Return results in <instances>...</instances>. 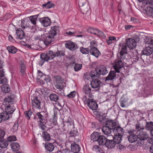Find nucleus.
Masks as SVG:
<instances>
[{
  "instance_id": "13",
  "label": "nucleus",
  "mask_w": 153,
  "mask_h": 153,
  "mask_svg": "<svg viewBox=\"0 0 153 153\" xmlns=\"http://www.w3.org/2000/svg\"><path fill=\"white\" fill-rule=\"evenodd\" d=\"M39 21L43 26L46 27L49 26L51 22L50 19L48 17L42 18L40 19Z\"/></svg>"
},
{
  "instance_id": "5",
  "label": "nucleus",
  "mask_w": 153,
  "mask_h": 153,
  "mask_svg": "<svg viewBox=\"0 0 153 153\" xmlns=\"http://www.w3.org/2000/svg\"><path fill=\"white\" fill-rule=\"evenodd\" d=\"M115 126V122L112 120L107 121L106 125L104 126L102 128V131L103 133L108 135L111 134L112 128H114Z\"/></svg>"
},
{
  "instance_id": "6",
  "label": "nucleus",
  "mask_w": 153,
  "mask_h": 153,
  "mask_svg": "<svg viewBox=\"0 0 153 153\" xmlns=\"http://www.w3.org/2000/svg\"><path fill=\"white\" fill-rule=\"evenodd\" d=\"M38 118V126L42 130H44L45 129V123L46 122V116H45V113L44 112H37L36 114Z\"/></svg>"
},
{
  "instance_id": "44",
  "label": "nucleus",
  "mask_w": 153,
  "mask_h": 153,
  "mask_svg": "<svg viewBox=\"0 0 153 153\" xmlns=\"http://www.w3.org/2000/svg\"><path fill=\"white\" fill-rule=\"evenodd\" d=\"M95 34L102 39H104L105 37V36L103 32L98 29L97 30Z\"/></svg>"
},
{
  "instance_id": "40",
  "label": "nucleus",
  "mask_w": 153,
  "mask_h": 153,
  "mask_svg": "<svg viewBox=\"0 0 153 153\" xmlns=\"http://www.w3.org/2000/svg\"><path fill=\"white\" fill-rule=\"evenodd\" d=\"M37 75V79L42 80H43V79L45 78V75L40 70H38Z\"/></svg>"
},
{
  "instance_id": "31",
  "label": "nucleus",
  "mask_w": 153,
  "mask_h": 153,
  "mask_svg": "<svg viewBox=\"0 0 153 153\" xmlns=\"http://www.w3.org/2000/svg\"><path fill=\"white\" fill-rule=\"evenodd\" d=\"M115 71H111L106 78V80H112L116 76Z\"/></svg>"
},
{
  "instance_id": "59",
  "label": "nucleus",
  "mask_w": 153,
  "mask_h": 153,
  "mask_svg": "<svg viewBox=\"0 0 153 153\" xmlns=\"http://www.w3.org/2000/svg\"><path fill=\"white\" fill-rule=\"evenodd\" d=\"M5 135L4 131L3 130H0V138L4 137Z\"/></svg>"
},
{
  "instance_id": "26",
  "label": "nucleus",
  "mask_w": 153,
  "mask_h": 153,
  "mask_svg": "<svg viewBox=\"0 0 153 153\" xmlns=\"http://www.w3.org/2000/svg\"><path fill=\"white\" fill-rule=\"evenodd\" d=\"M45 147L48 151L51 152L53 151L54 146L52 143H47L45 144Z\"/></svg>"
},
{
  "instance_id": "39",
  "label": "nucleus",
  "mask_w": 153,
  "mask_h": 153,
  "mask_svg": "<svg viewBox=\"0 0 153 153\" xmlns=\"http://www.w3.org/2000/svg\"><path fill=\"white\" fill-rule=\"evenodd\" d=\"M9 114L6 112H4L1 113L0 115L1 116V118H2V120H8L9 118Z\"/></svg>"
},
{
  "instance_id": "32",
  "label": "nucleus",
  "mask_w": 153,
  "mask_h": 153,
  "mask_svg": "<svg viewBox=\"0 0 153 153\" xmlns=\"http://www.w3.org/2000/svg\"><path fill=\"white\" fill-rule=\"evenodd\" d=\"M122 135H115L114 137V141L115 144H119L122 140Z\"/></svg>"
},
{
  "instance_id": "48",
  "label": "nucleus",
  "mask_w": 153,
  "mask_h": 153,
  "mask_svg": "<svg viewBox=\"0 0 153 153\" xmlns=\"http://www.w3.org/2000/svg\"><path fill=\"white\" fill-rule=\"evenodd\" d=\"M91 99L87 98L86 96H84L82 98V100L84 102V103L85 104H88L89 101H90Z\"/></svg>"
},
{
  "instance_id": "14",
  "label": "nucleus",
  "mask_w": 153,
  "mask_h": 153,
  "mask_svg": "<svg viewBox=\"0 0 153 153\" xmlns=\"http://www.w3.org/2000/svg\"><path fill=\"white\" fill-rule=\"evenodd\" d=\"M113 66L115 72L119 73V70L123 67V64L121 61H117Z\"/></svg>"
},
{
  "instance_id": "28",
  "label": "nucleus",
  "mask_w": 153,
  "mask_h": 153,
  "mask_svg": "<svg viewBox=\"0 0 153 153\" xmlns=\"http://www.w3.org/2000/svg\"><path fill=\"white\" fill-rule=\"evenodd\" d=\"M99 74L96 70V68L94 70L92 71L90 74V76L93 79H97L99 76Z\"/></svg>"
},
{
  "instance_id": "27",
  "label": "nucleus",
  "mask_w": 153,
  "mask_h": 153,
  "mask_svg": "<svg viewBox=\"0 0 153 153\" xmlns=\"http://www.w3.org/2000/svg\"><path fill=\"white\" fill-rule=\"evenodd\" d=\"M106 140L105 137L103 135H100L97 142L100 145H104L105 144Z\"/></svg>"
},
{
  "instance_id": "52",
  "label": "nucleus",
  "mask_w": 153,
  "mask_h": 153,
  "mask_svg": "<svg viewBox=\"0 0 153 153\" xmlns=\"http://www.w3.org/2000/svg\"><path fill=\"white\" fill-rule=\"evenodd\" d=\"M7 141L11 142L16 141V138L15 136H11L9 137L7 139Z\"/></svg>"
},
{
  "instance_id": "57",
  "label": "nucleus",
  "mask_w": 153,
  "mask_h": 153,
  "mask_svg": "<svg viewBox=\"0 0 153 153\" xmlns=\"http://www.w3.org/2000/svg\"><path fill=\"white\" fill-rule=\"evenodd\" d=\"M146 4L148 5L149 7H152L153 8V0H149Z\"/></svg>"
},
{
  "instance_id": "18",
  "label": "nucleus",
  "mask_w": 153,
  "mask_h": 153,
  "mask_svg": "<svg viewBox=\"0 0 153 153\" xmlns=\"http://www.w3.org/2000/svg\"><path fill=\"white\" fill-rule=\"evenodd\" d=\"M89 53L91 54L97 58L100 55V53L96 47L91 48Z\"/></svg>"
},
{
  "instance_id": "47",
  "label": "nucleus",
  "mask_w": 153,
  "mask_h": 153,
  "mask_svg": "<svg viewBox=\"0 0 153 153\" xmlns=\"http://www.w3.org/2000/svg\"><path fill=\"white\" fill-rule=\"evenodd\" d=\"M82 67V64H75L74 67V70L76 71H78L81 69Z\"/></svg>"
},
{
  "instance_id": "58",
  "label": "nucleus",
  "mask_w": 153,
  "mask_h": 153,
  "mask_svg": "<svg viewBox=\"0 0 153 153\" xmlns=\"http://www.w3.org/2000/svg\"><path fill=\"white\" fill-rule=\"evenodd\" d=\"M76 33V31H70L69 30L67 31L66 32V33L68 35L72 36L74 34H75Z\"/></svg>"
},
{
  "instance_id": "37",
  "label": "nucleus",
  "mask_w": 153,
  "mask_h": 153,
  "mask_svg": "<svg viewBox=\"0 0 153 153\" xmlns=\"http://www.w3.org/2000/svg\"><path fill=\"white\" fill-rule=\"evenodd\" d=\"M7 49L9 53L13 54L16 53L17 51V49L13 46H8Z\"/></svg>"
},
{
  "instance_id": "29",
  "label": "nucleus",
  "mask_w": 153,
  "mask_h": 153,
  "mask_svg": "<svg viewBox=\"0 0 153 153\" xmlns=\"http://www.w3.org/2000/svg\"><path fill=\"white\" fill-rule=\"evenodd\" d=\"M83 92L86 94L88 95V96H91V95L90 94L91 89L88 85H86L84 86L83 89Z\"/></svg>"
},
{
  "instance_id": "50",
  "label": "nucleus",
  "mask_w": 153,
  "mask_h": 153,
  "mask_svg": "<svg viewBox=\"0 0 153 153\" xmlns=\"http://www.w3.org/2000/svg\"><path fill=\"white\" fill-rule=\"evenodd\" d=\"M97 30V29L90 27L88 29V33L95 34Z\"/></svg>"
},
{
  "instance_id": "24",
  "label": "nucleus",
  "mask_w": 153,
  "mask_h": 153,
  "mask_svg": "<svg viewBox=\"0 0 153 153\" xmlns=\"http://www.w3.org/2000/svg\"><path fill=\"white\" fill-rule=\"evenodd\" d=\"M100 135V133L94 132L91 135V139L93 141H97Z\"/></svg>"
},
{
  "instance_id": "11",
  "label": "nucleus",
  "mask_w": 153,
  "mask_h": 153,
  "mask_svg": "<svg viewBox=\"0 0 153 153\" xmlns=\"http://www.w3.org/2000/svg\"><path fill=\"white\" fill-rule=\"evenodd\" d=\"M96 70L99 75H105L108 73L106 67L104 65L98 66L96 68Z\"/></svg>"
},
{
  "instance_id": "41",
  "label": "nucleus",
  "mask_w": 153,
  "mask_h": 153,
  "mask_svg": "<svg viewBox=\"0 0 153 153\" xmlns=\"http://www.w3.org/2000/svg\"><path fill=\"white\" fill-rule=\"evenodd\" d=\"M80 51L83 54H88L89 53L90 50L88 48H84L82 47L80 48Z\"/></svg>"
},
{
  "instance_id": "56",
  "label": "nucleus",
  "mask_w": 153,
  "mask_h": 153,
  "mask_svg": "<svg viewBox=\"0 0 153 153\" xmlns=\"http://www.w3.org/2000/svg\"><path fill=\"white\" fill-rule=\"evenodd\" d=\"M147 43L149 45V47L153 48V40L152 39H149Z\"/></svg>"
},
{
  "instance_id": "7",
  "label": "nucleus",
  "mask_w": 153,
  "mask_h": 153,
  "mask_svg": "<svg viewBox=\"0 0 153 153\" xmlns=\"http://www.w3.org/2000/svg\"><path fill=\"white\" fill-rule=\"evenodd\" d=\"M16 39L22 40L20 42L23 45L25 46L27 48H30V46L27 45L25 41V35L24 31L20 28H18L16 30Z\"/></svg>"
},
{
  "instance_id": "53",
  "label": "nucleus",
  "mask_w": 153,
  "mask_h": 153,
  "mask_svg": "<svg viewBox=\"0 0 153 153\" xmlns=\"http://www.w3.org/2000/svg\"><path fill=\"white\" fill-rule=\"evenodd\" d=\"M76 94L75 91H73L67 95L68 97L69 98H73L75 97Z\"/></svg>"
},
{
  "instance_id": "35",
  "label": "nucleus",
  "mask_w": 153,
  "mask_h": 153,
  "mask_svg": "<svg viewBox=\"0 0 153 153\" xmlns=\"http://www.w3.org/2000/svg\"><path fill=\"white\" fill-rule=\"evenodd\" d=\"M146 12L149 16H153V8L148 7L146 10Z\"/></svg>"
},
{
  "instance_id": "8",
  "label": "nucleus",
  "mask_w": 153,
  "mask_h": 153,
  "mask_svg": "<svg viewBox=\"0 0 153 153\" xmlns=\"http://www.w3.org/2000/svg\"><path fill=\"white\" fill-rule=\"evenodd\" d=\"M134 130L133 129L128 131V133L129 135L128 137V141L131 143L136 142L138 139V136L134 134Z\"/></svg>"
},
{
  "instance_id": "10",
  "label": "nucleus",
  "mask_w": 153,
  "mask_h": 153,
  "mask_svg": "<svg viewBox=\"0 0 153 153\" xmlns=\"http://www.w3.org/2000/svg\"><path fill=\"white\" fill-rule=\"evenodd\" d=\"M65 45L66 48L71 51L76 50L78 48L77 45L72 41H67Z\"/></svg>"
},
{
  "instance_id": "42",
  "label": "nucleus",
  "mask_w": 153,
  "mask_h": 153,
  "mask_svg": "<svg viewBox=\"0 0 153 153\" xmlns=\"http://www.w3.org/2000/svg\"><path fill=\"white\" fill-rule=\"evenodd\" d=\"M54 5V4L53 3H51L50 1H48L46 4H43L42 6L44 8L50 9Z\"/></svg>"
},
{
  "instance_id": "15",
  "label": "nucleus",
  "mask_w": 153,
  "mask_h": 153,
  "mask_svg": "<svg viewBox=\"0 0 153 153\" xmlns=\"http://www.w3.org/2000/svg\"><path fill=\"white\" fill-rule=\"evenodd\" d=\"M114 127V128H112V129H114L113 133L114 134L122 135L123 132V129L119 126H117L116 123L115 126Z\"/></svg>"
},
{
  "instance_id": "25",
  "label": "nucleus",
  "mask_w": 153,
  "mask_h": 153,
  "mask_svg": "<svg viewBox=\"0 0 153 153\" xmlns=\"http://www.w3.org/2000/svg\"><path fill=\"white\" fill-rule=\"evenodd\" d=\"M152 48L151 47H146L143 50L142 53L143 55L147 56L150 55L152 52Z\"/></svg>"
},
{
  "instance_id": "36",
  "label": "nucleus",
  "mask_w": 153,
  "mask_h": 153,
  "mask_svg": "<svg viewBox=\"0 0 153 153\" xmlns=\"http://www.w3.org/2000/svg\"><path fill=\"white\" fill-rule=\"evenodd\" d=\"M145 128L146 130L151 131L153 129V122H147Z\"/></svg>"
},
{
  "instance_id": "54",
  "label": "nucleus",
  "mask_w": 153,
  "mask_h": 153,
  "mask_svg": "<svg viewBox=\"0 0 153 153\" xmlns=\"http://www.w3.org/2000/svg\"><path fill=\"white\" fill-rule=\"evenodd\" d=\"M97 42L94 40H93L91 41L90 42V48H94V47H96L97 46Z\"/></svg>"
},
{
  "instance_id": "46",
  "label": "nucleus",
  "mask_w": 153,
  "mask_h": 153,
  "mask_svg": "<svg viewBox=\"0 0 153 153\" xmlns=\"http://www.w3.org/2000/svg\"><path fill=\"white\" fill-rule=\"evenodd\" d=\"M26 67L23 63H22L21 65V72L22 75H24L25 73Z\"/></svg>"
},
{
  "instance_id": "9",
  "label": "nucleus",
  "mask_w": 153,
  "mask_h": 153,
  "mask_svg": "<svg viewBox=\"0 0 153 153\" xmlns=\"http://www.w3.org/2000/svg\"><path fill=\"white\" fill-rule=\"evenodd\" d=\"M32 104L34 108H40L41 102L37 97L34 96L32 97Z\"/></svg>"
},
{
  "instance_id": "43",
  "label": "nucleus",
  "mask_w": 153,
  "mask_h": 153,
  "mask_svg": "<svg viewBox=\"0 0 153 153\" xmlns=\"http://www.w3.org/2000/svg\"><path fill=\"white\" fill-rule=\"evenodd\" d=\"M50 100L55 102H57L59 99L58 96L55 94H52L50 96Z\"/></svg>"
},
{
  "instance_id": "2",
  "label": "nucleus",
  "mask_w": 153,
  "mask_h": 153,
  "mask_svg": "<svg viewBox=\"0 0 153 153\" xmlns=\"http://www.w3.org/2000/svg\"><path fill=\"white\" fill-rule=\"evenodd\" d=\"M62 52L58 51L56 53L51 51H47L46 53H43L40 55V58L42 59L39 64L41 66L43 64L45 61H48L49 59H53L56 56L62 55Z\"/></svg>"
},
{
  "instance_id": "16",
  "label": "nucleus",
  "mask_w": 153,
  "mask_h": 153,
  "mask_svg": "<svg viewBox=\"0 0 153 153\" xmlns=\"http://www.w3.org/2000/svg\"><path fill=\"white\" fill-rule=\"evenodd\" d=\"M138 138L141 140H146L148 138V135L146 132L143 131L142 130L139 131L138 134Z\"/></svg>"
},
{
  "instance_id": "1",
  "label": "nucleus",
  "mask_w": 153,
  "mask_h": 153,
  "mask_svg": "<svg viewBox=\"0 0 153 153\" xmlns=\"http://www.w3.org/2000/svg\"><path fill=\"white\" fill-rule=\"evenodd\" d=\"M58 27L54 26L51 28V30L48 33H45L44 32L41 31L39 34L35 37L36 40L42 41L44 43L47 45L54 40V37L57 34Z\"/></svg>"
},
{
  "instance_id": "33",
  "label": "nucleus",
  "mask_w": 153,
  "mask_h": 153,
  "mask_svg": "<svg viewBox=\"0 0 153 153\" xmlns=\"http://www.w3.org/2000/svg\"><path fill=\"white\" fill-rule=\"evenodd\" d=\"M71 150L74 153H78L80 151V148L78 145L75 144L71 145Z\"/></svg>"
},
{
  "instance_id": "63",
  "label": "nucleus",
  "mask_w": 153,
  "mask_h": 153,
  "mask_svg": "<svg viewBox=\"0 0 153 153\" xmlns=\"http://www.w3.org/2000/svg\"><path fill=\"white\" fill-rule=\"evenodd\" d=\"M131 27L132 26L130 25H127L125 26V28L126 30H129Z\"/></svg>"
},
{
  "instance_id": "61",
  "label": "nucleus",
  "mask_w": 153,
  "mask_h": 153,
  "mask_svg": "<svg viewBox=\"0 0 153 153\" xmlns=\"http://www.w3.org/2000/svg\"><path fill=\"white\" fill-rule=\"evenodd\" d=\"M107 135V139L110 140H114V137L112 135H110V134H109Z\"/></svg>"
},
{
  "instance_id": "55",
  "label": "nucleus",
  "mask_w": 153,
  "mask_h": 153,
  "mask_svg": "<svg viewBox=\"0 0 153 153\" xmlns=\"http://www.w3.org/2000/svg\"><path fill=\"white\" fill-rule=\"evenodd\" d=\"M25 115L26 117L30 119V116L32 115V113L31 111H25Z\"/></svg>"
},
{
  "instance_id": "64",
  "label": "nucleus",
  "mask_w": 153,
  "mask_h": 153,
  "mask_svg": "<svg viewBox=\"0 0 153 153\" xmlns=\"http://www.w3.org/2000/svg\"><path fill=\"white\" fill-rule=\"evenodd\" d=\"M4 76V72L2 70L0 71V79Z\"/></svg>"
},
{
  "instance_id": "20",
  "label": "nucleus",
  "mask_w": 153,
  "mask_h": 153,
  "mask_svg": "<svg viewBox=\"0 0 153 153\" xmlns=\"http://www.w3.org/2000/svg\"><path fill=\"white\" fill-rule=\"evenodd\" d=\"M65 85H66L64 82H63L61 80H60L59 82L56 81L55 87L57 89L61 91L64 88L65 86Z\"/></svg>"
},
{
  "instance_id": "38",
  "label": "nucleus",
  "mask_w": 153,
  "mask_h": 153,
  "mask_svg": "<svg viewBox=\"0 0 153 153\" xmlns=\"http://www.w3.org/2000/svg\"><path fill=\"white\" fill-rule=\"evenodd\" d=\"M8 145V142L5 140H0V147L2 148H5Z\"/></svg>"
},
{
  "instance_id": "19",
  "label": "nucleus",
  "mask_w": 153,
  "mask_h": 153,
  "mask_svg": "<svg viewBox=\"0 0 153 153\" xmlns=\"http://www.w3.org/2000/svg\"><path fill=\"white\" fill-rule=\"evenodd\" d=\"M85 3V2L82 1V0L79 1L78 3L79 7H82L81 9L82 10V11L83 14L86 13L88 11L89 8V7H88L87 6H86V8H84V7H83V6H84Z\"/></svg>"
},
{
  "instance_id": "12",
  "label": "nucleus",
  "mask_w": 153,
  "mask_h": 153,
  "mask_svg": "<svg viewBox=\"0 0 153 153\" xmlns=\"http://www.w3.org/2000/svg\"><path fill=\"white\" fill-rule=\"evenodd\" d=\"M126 45L130 49H132L136 46V42L134 39L132 38L128 39L126 41Z\"/></svg>"
},
{
  "instance_id": "4",
  "label": "nucleus",
  "mask_w": 153,
  "mask_h": 153,
  "mask_svg": "<svg viewBox=\"0 0 153 153\" xmlns=\"http://www.w3.org/2000/svg\"><path fill=\"white\" fill-rule=\"evenodd\" d=\"M37 18V17L36 15L30 16L29 17V19L30 22H27L25 25H24L22 22L21 27H22V29H24L27 27L30 28L32 29H36Z\"/></svg>"
},
{
  "instance_id": "30",
  "label": "nucleus",
  "mask_w": 153,
  "mask_h": 153,
  "mask_svg": "<svg viewBox=\"0 0 153 153\" xmlns=\"http://www.w3.org/2000/svg\"><path fill=\"white\" fill-rule=\"evenodd\" d=\"M11 149L14 151H18L20 148L19 145L17 143H12L11 144Z\"/></svg>"
},
{
  "instance_id": "60",
  "label": "nucleus",
  "mask_w": 153,
  "mask_h": 153,
  "mask_svg": "<svg viewBox=\"0 0 153 153\" xmlns=\"http://www.w3.org/2000/svg\"><path fill=\"white\" fill-rule=\"evenodd\" d=\"M45 78H44V79H43V80H44L47 82H49L50 81V79L48 76L45 75Z\"/></svg>"
},
{
  "instance_id": "22",
  "label": "nucleus",
  "mask_w": 153,
  "mask_h": 153,
  "mask_svg": "<svg viewBox=\"0 0 153 153\" xmlns=\"http://www.w3.org/2000/svg\"><path fill=\"white\" fill-rule=\"evenodd\" d=\"M120 47L121 48V50L120 52V54L121 57L122 59H124L125 58L124 55L126 54L127 53V47L126 45H124L120 46Z\"/></svg>"
},
{
  "instance_id": "62",
  "label": "nucleus",
  "mask_w": 153,
  "mask_h": 153,
  "mask_svg": "<svg viewBox=\"0 0 153 153\" xmlns=\"http://www.w3.org/2000/svg\"><path fill=\"white\" fill-rule=\"evenodd\" d=\"M136 129H138V132H139V131L140 130H142L144 129V128H140V125H139V124H137L136 126Z\"/></svg>"
},
{
  "instance_id": "51",
  "label": "nucleus",
  "mask_w": 153,
  "mask_h": 153,
  "mask_svg": "<svg viewBox=\"0 0 153 153\" xmlns=\"http://www.w3.org/2000/svg\"><path fill=\"white\" fill-rule=\"evenodd\" d=\"M57 114L54 113V117H53L52 123L54 125H56L57 123Z\"/></svg>"
},
{
  "instance_id": "17",
  "label": "nucleus",
  "mask_w": 153,
  "mask_h": 153,
  "mask_svg": "<svg viewBox=\"0 0 153 153\" xmlns=\"http://www.w3.org/2000/svg\"><path fill=\"white\" fill-rule=\"evenodd\" d=\"M90 108L92 110H95L98 108V105L96 102L93 99L91 100L87 104Z\"/></svg>"
},
{
  "instance_id": "34",
  "label": "nucleus",
  "mask_w": 153,
  "mask_h": 153,
  "mask_svg": "<svg viewBox=\"0 0 153 153\" xmlns=\"http://www.w3.org/2000/svg\"><path fill=\"white\" fill-rule=\"evenodd\" d=\"M42 137L44 140H45L48 141L51 139V137L49 134L46 131H43L42 133Z\"/></svg>"
},
{
  "instance_id": "23",
  "label": "nucleus",
  "mask_w": 153,
  "mask_h": 153,
  "mask_svg": "<svg viewBox=\"0 0 153 153\" xmlns=\"http://www.w3.org/2000/svg\"><path fill=\"white\" fill-rule=\"evenodd\" d=\"M115 144L114 142V140H110L107 139L105 145L108 149H112L114 148Z\"/></svg>"
},
{
  "instance_id": "21",
  "label": "nucleus",
  "mask_w": 153,
  "mask_h": 153,
  "mask_svg": "<svg viewBox=\"0 0 153 153\" xmlns=\"http://www.w3.org/2000/svg\"><path fill=\"white\" fill-rule=\"evenodd\" d=\"M101 82L97 79L91 81V85L93 88H99Z\"/></svg>"
},
{
  "instance_id": "49",
  "label": "nucleus",
  "mask_w": 153,
  "mask_h": 153,
  "mask_svg": "<svg viewBox=\"0 0 153 153\" xmlns=\"http://www.w3.org/2000/svg\"><path fill=\"white\" fill-rule=\"evenodd\" d=\"M18 124L17 123L15 124L13 126L11 131L13 133L16 132L18 130Z\"/></svg>"
},
{
  "instance_id": "3",
  "label": "nucleus",
  "mask_w": 153,
  "mask_h": 153,
  "mask_svg": "<svg viewBox=\"0 0 153 153\" xmlns=\"http://www.w3.org/2000/svg\"><path fill=\"white\" fill-rule=\"evenodd\" d=\"M13 99L8 97L5 99L3 102L4 104L6 105L5 109V112L9 114H12L16 109L13 104Z\"/></svg>"
},
{
  "instance_id": "45",
  "label": "nucleus",
  "mask_w": 153,
  "mask_h": 153,
  "mask_svg": "<svg viewBox=\"0 0 153 153\" xmlns=\"http://www.w3.org/2000/svg\"><path fill=\"white\" fill-rule=\"evenodd\" d=\"M3 91L5 93L9 92L10 91V88L7 85H4L2 87Z\"/></svg>"
}]
</instances>
